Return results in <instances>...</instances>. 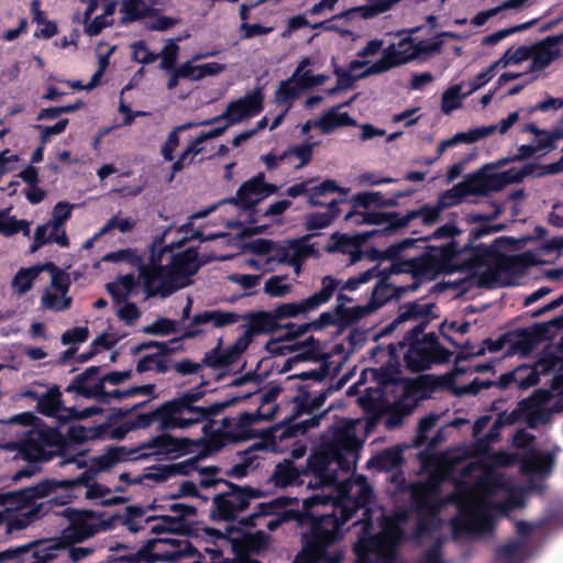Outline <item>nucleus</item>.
<instances>
[{"mask_svg": "<svg viewBox=\"0 0 563 563\" xmlns=\"http://www.w3.org/2000/svg\"><path fill=\"white\" fill-rule=\"evenodd\" d=\"M206 383L202 382L200 386L188 389L180 396L165 401L153 411L137 413L133 418L123 421L121 424L111 429L110 439L122 440L129 432L148 428L154 422L158 423L157 430L161 432L188 429L194 424L200 423L206 417L220 415L229 407L254 395V393H249L242 396H233L209 406H197L196 402L206 395V390L201 388ZM255 394H257V391H255Z\"/></svg>", "mask_w": 563, "mask_h": 563, "instance_id": "nucleus-1", "label": "nucleus"}, {"mask_svg": "<svg viewBox=\"0 0 563 563\" xmlns=\"http://www.w3.org/2000/svg\"><path fill=\"white\" fill-rule=\"evenodd\" d=\"M500 213L501 208L494 205V210L489 214L479 212L467 214L468 223H481V225L471 231L468 241L464 244V250H467V256L461 260L460 269L462 273L473 274L485 263H494L505 278L519 277L528 271V251L512 255L501 252L507 245L515 244L514 240L499 236L490 245L476 244L477 240L505 229L504 224L490 223Z\"/></svg>", "mask_w": 563, "mask_h": 563, "instance_id": "nucleus-2", "label": "nucleus"}, {"mask_svg": "<svg viewBox=\"0 0 563 563\" xmlns=\"http://www.w3.org/2000/svg\"><path fill=\"white\" fill-rule=\"evenodd\" d=\"M325 498L314 494L302 503V510L290 509L284 511L279 517L266 522L269 531L277 530L283 523L296 521L300 528L308 527L309 530L302 533V549L296 555L294 563H339L342 560L341 553L330 554L328 549L333 544L332 533L335 531V521L330 516H320L318 504Z\"/></svg>", "mask_w": 563, "mask_h": 563, "instance_id": "nucleus-3", "label": "nucleus"}, {"mask_svg": "<svg viewBox=\"0 0 563 563\" xmlns=\"http://www.w3.org/2000/svg\"><path fill=\"white\" fill-rule=\"evenodd\" d=\"M409 520L407 510L384 515L379 521V531L373 533V521H362L361 532L353 545L356 563H394L398 549L406 537L404 525Z\"/></svg>", "mask_w": 563, "mask_h": 563, "instance_id": "nucleus-4", "label": "nucleus"}, {"mask_svg": "<svg viewBox=\"0 0 563 563\" xmlns=\"http://www.w3.org/2000/svg\"><path fill=\"white\" fill-rule=\"evenodd\" d=\"M428 325L429 320H421L405 333L402 340L388 345V355L397 369L404 350V365L410 373H421L450 362L453 353L440 343L435 332L426 333Z\"/></svg>", "mask_w": 563, "mask_h": 563, "instance_id": "nucleus-5", "label": "nucleus"}, {"mask_svg": "<svg viewBox=\"0 0 563 563\" xmlns=\"http://www.w3.org/2000/svg\"><path fill=\"white\" fill-rule=\"evenodd\" d=\"M338 286L339 280L331 275H327L321 279V289L308 298L298 302L277 305L273 311H255V318L252 325L255 328L257 335L274 333L282 329L283 325L278 323L280 320L296 318L299 314H306L329 302Z\"/></svg>", "mask_w": 563, "mask_h": 563, "instance_id": "nucleus-6", "label": "nucleus"}, {"mask_svg": "<svg viewBox=\"0 0 563 563\" xmlns=\"http://www.w3.org/2000/svg\"><path fill=\"white\" fill-rule=\"evenodd\" d=\"M528 176V163L520 168L511 167L499 173L477 172L467 175L466 178L441 194V201L444 206H455L464 198L472 195L486 196L492 191H499L506 186L521 181Z\"/></svg>", "mask_w": 563, "mask_h": 563, "instance_id": "nucleus-7", "label": "nucleus"}, {"mask_svg": "<svg viewBox=\"0 0 563 563\" xmlns=\"http://www.w3.org/2000/svg\"><path fill=\"white\" fill-rule=\"evenodd\" d=\"M278 407L275 405L268 412H264L257 408L254 412L243 411L234 418V427L232 430L214 429L217 415L208 416L200 422L206 421L202 427V433L207 438L205 449L208 452H219L229 444H235L256 438L257 432L252 426L261 421H271L275 418Z\"/></svg>", "mask_w": 563, "mask_h": 563, "instance_id": "nucleus-8", "label": "nucleus"}, {"mask_svg": "<svg viewBox=\"0 0 563 563\" xmlns=\"http://www.w3.org/2000/svg\"><path fill=\"white\" fill-rule=\"evenodd\" d=\"M59 427L41 424L30 430L19 448L22 459L52 461L55 456H60L59 466L76 463L78 468H82L86 465L84 461L75 455H67L66 438L58 430Z\"/></svg>", "mask_w": 563, "mask_h": 563, "instance_id": "nucleus-9", "label": "nucleus"}, {"mask_svg": "<svg viewBox=\"0 0 563 563\" xmlns=\"http://www.w3.org/2000/svg\"><path fill=\"white\" fill-rule=\"evenodd\" d=\"M462 256H467V250L456 241L441 246L427 245L422 254L412 257V278L418 282L433 280L441 274L461 272Z\"/></svg>", "mask_w": 563, "mask_h": 563, "instance_id": "nucleus-10", "label": "nucleus"}, {"mask_svg": "<svg viewBox=\"0 0 563 563\" xmlns=\"http://www.w3.org/2000/svg\"><path fill=\"white\" fill-rule=\"evenodd\" d=\"M170 246L164 244V236H156L148 245V255H141V264L139 266V279L142 282L146 297H155L159 295L165 298L178 290V286H172L170 280H166L167 264L163 265V257L166 253H170Z\"/></svg>", "mask_w": 563, "mask_h": 563, "instance_id": "nucleus-11", "label": "nucleus"}, {"mask_svg": "<svg viewBox=\"0 0 563 563\" xmlns=\"http://www.w3.org/2000/svg\"><path fill=\"white\" fill-rule=\"evenodd\" d=\"M319 497L325 498L318 507L320 516H330L335 521V531L332 533L333 543L342 538L341 528L355 515L358 509L365 508L369 503L373 490L369 485L364 484L360 487L357 496L351 497L344 489L336 497L330 495L318 494ZM330 520V518H328Z\"/></svg>", "mask_w": 563, "mask_h": 563, "instance_id": "nucleus-12", "label": "nucleus"}, {"mask_svg": "<svg viewBox=\"0 0 563 563\" xmlns=\"http://www.w3.org/2000/svg\"><path fill=\"white\" fill-rule=\"evenodd\" d=\"M229 490L217 494L212 499L210 518L214 521H233L238 514L249 508L252 499L261 498L264 494L258 488L240 486L230 481H223Z\"/></svg>", "mask_w": 563, "mask_h": 563, "instance_id": "nucleus-13", "label": "nucleus"}, {"mask_svg": "<svg viewBox=\"0 0 563 563\" xmlns=\"http://www.w3.org/2000/svg\"><path fill=\"white\" fill-rule=\"evenodd\" d=\"M440 496V484L428 481L411 488L410 506L417 515L416 533L421 536L435 529L440 506L435 500Z\"/></svg>", "mask_w": 563, "mask_h": 563, "instance_id": "nucleus-14", "label": "nucleus"}, {"mask_svg": "<svg viewBox=\"0 0 563 563\" xmlns=\"http://www.w3.org/2000/svg\"><path fill=\"white\" fill-rule=\"evenodd\" d=\"M100 372L101 366L86 368L81 374L74 377L65 391L76 393L79 396H103L107 383L118 386L132 378V369L113 371L102 376Z\"/></svg>", "mask_w": 563, "mask_h": 563, "instance_id": "nucleus-15", "label": "nucleus"}, {"mask_svg": "<svg viewBox=\"0 0 563 563\" xmlns=\"http://www.w3.org/2000/svg\"><path fill=\"white\" fill-rule=\"evenodd\" d=\"M278 191L274 184L265 181V174L258 173L254 177L244 181L236 190L235 196L224 199L223 203H230L240 210L250 213L251 222H257L258 210L256 206L266 197Z\"/></svg>", "mask_w": 563, "mask_h": 563, "instance_id": "nucleus-16", "label": "nucleus"}, {"mask_svg": "<svg viewBox=\"0 0 563 563\" xmlns=\"http://www.w3.org/2000/svg\"><path fill=\"white\" fill-rule=\"evenodd\" d=\"M65 517L69 523L58 538V543L62 547L81 543L104 527L103 522L99 520V516L92 510L68 508L65 510Z\"/></svg>", "mask_w": 563, "mask_h": 563, "instance_id": "nucleus-17", "label": "nucleus"}, {"mask_svg": "<svg viewBox=\"0 0 563 563\" xmlns=\"http://www.w3.org/2000/svg\"><path fill=\"white\" fill-rule=\"evenodd\" d=\"M563 336L555 345H548L530 365V387L540 383V376L552 375L551 389L563 393Z\"/></svg>", "mask_w": 563, "mask_h": 563, "instance_id": "nucleus-18", "label": "nucleus"}, {"mask_svg": "<svg viewBox=\"0 0 563 563\" xmlns=\"http://www.w3.org/2000/svg\"><path fill=\"white\" fill-rule=\"evenodd\" d=\"M264 92L262 87H256L251 92H247L244 97L231 101L225 111L211 119L199 122L201 125H209L218 123L221 120L229 121V124H238L242 120L253 118L260 114L264 109Z\"/></svg>", "mask_w": 563, "mask_h": 563, "instance_id": "nucleus-19", "label": "nucleus"}, {"mask_svg": "<svg viewBox=\"0 0 563 563\" xmlns=\"http://www.w3.org/2000/svg\"><path fill=\"white\" fill-rule=\"evenodd\" d=\"M483 344L485 346L481 347L475 353L459 354L456 356V362L468 360L470 357L473 356L484 355L486 350H488L492 353H496L501 351L506 346L507 351L505 353V356L520 354L522 357H528V328H519L514 331H507L499 335L496 340H484Z\"/></svg>", "mask_w": 563, "mask_h": 563, "instance_id": "nucleus-20", "label": "nucleus"}, {"mask_svg": "<svg viewBox=\"0 0 563 563\" xmlns=\"http://www.w3.org/2000/svg\"><path fill=\"white\" fill-rule=\"evenodd\" d=\"M206 263L207 261L199 258L197 247H187L173 253L167 264L166 280H170L172 286H178L179 289L181 286L188 285L190 277L196 275Z\"/></svg>", "mask_w": 563, "mask_h": 563, "instance_id": "nucleus-21", "label": "nucleus"}, {"mask_svg": "<svg viewBox=\"0 0 563 563\" xmlns=\"http://www.w3.org/2000/svg\"><path fill=\"white\" fill-rule=\"evenodd\" d=\"M54 479L45 478L25 488L0 493V506H4L5 509H8V507L15 509L32 508L37 505V499L49 497L54 493Z\"/></svg>", "mask_w": 563, "mask_h": 563, "instance_id": "nucleus-22", "label": "nucleus"}, {"mask_svg": "<svg viewBox=\"0 0 563 563\" xmlns=\"http://www.w3.org/2000/svg\"><path fill=\"white\" fill-rule=\"evenodd\" d=\"M330 451L311 454L307 460L306 468L302 471L303 476H313L314 481H310L308 487L318 489L334 486L338 483V474L335 470L330 468Z\"/></svg>", "mask_w": 563, "mask_h": 563, "instance_id": "nucleus-23", "label": "nucleus"}, {"mask_svg": "<svg viewBox=\"0 0 563 563\" xmlns=\"http://www.w3.org/2000/svg\"><path fill=\"white\" fill-rule=\"evenodd\" d=\"M247 341L249 334L240 335L231 346L222 350V339H220L218 344L205 354L201 361L202 367L220 368L234 364L252 344Z\"/></svg>", "mask_w": 563, "mask_h": 563, "instance_id": "nucleus-24", "label": "nucleus"}, {"mask_svg": "<svg viewBox=\"0 0 563 563\" xmlns=\"http://www.w3.org/2000/svg\"><path fill=\"white\" fill-rule=\"evenodd\" d=\"M225 69V65L211 62L201 65H194L190 60L180 64L170 74L166 87L168 90L175 89L180 79L189 81H199L208 76H214Z\"/></svg>", "mask_w": 563, "mask_h": 563, "instance_id": "nucleus-25", "label": "nucleus"}, {"mask_svg": "<svg viewBox=\"0 0 563 563\" xmlns=\"http://www.w3.org/2000/svg\"><path fill=\"white\" fill-rule=\"evenodd\" d=\"M493 503L485 501L477 506L463 505L459 507L460 515L463 517V525L466 529L478 532H490L495 527L493 515Z\"/></svg>", "mask_w": 563, "mask_h": 563, "instance_id": "nucleus-26", "label": "nucleus"}, {"mask_svg": "<svg viewBox=\"0 0 563 563\" xmlns=\"http://www.w3.org/2000/svg\"><path fill=\"white\" fill-rule=\"evenodd\" d=\"M311 183V179H307L305 181L295 184L286 189L285 195L291 198H297L305 195L308 197L309 206L323 207L324 202L319 199L321 196L333 192H345V190L342 189L336 184V181L332 179H327L318 186L309 187Z\"/></svg>", "mask_w": 563, "mask_h": 563, "instance_id": "nucleus-27", "label": "nucleus"}, {"mask_svg": "<svg viewBox=\"0 0 563 563\" xmlns=\"http://www.w3.org/2000/svg\"><path fill=\"white\" fill-rule=\"evenodd\" d=\"M536 437L530 433V496L541 494L544 486L537 483V477L548 476L554 466L551 452H540L534 448Z\"/></svg>", "mask_w": 563, "mask_h": 563, "instance_id": "nucleus-28", "label": "nucleus"}, {"mask_svg": "<svg viewBox=\"0 0 563 563\" xmlns=\"http://www.w3.org/2000/svg\"><path fill=\"white\" fill-rule=\"evenodd\" d=\"M563 52V34L548 37L541 43L530 45V73L540 70L560 57Z\"/></svg>", "mask_w": 563, "mask_h": 563, "instance_id": "nucleus-29", "label": "nucleus"}, {"mask_svg": "<svg viewBox=\"0 0 563 563\" xmlns=\"http://www.w3.org/2000/svg\"><path fill=\"white\" fill-rule=\"evenodd\" d=\"M168 0H124L121 7L123 15L120 25L145 19L147 15H155L165 9Z\"/></svg>", "mask_w": 563, "mask_h": 563, "instance_id": "nucleus-30", "label": "nucleus"}, {"mask_svg": "<svg viewBox=\"0 0 563 563\" xmlns=\"http://www.w3.org/2000/svg\"><path fill=\"white\" fill-rule=\"evenodd\" d=\"M170 344H173L170 341L159 342L156 353L146 354L137 361L136 372L141 374L154 369L159 374L167 373L170 369V360L165 356L181 349V345L170 346Z\"/></svg>", "mask_w": 563, "mask_h": 563, "instance_id": "nucleus-31", "label": "nucleus"}, {"mask_svg": "<svg viewBox=\"0 0 563 563\" xmlns=\"http://www.w3.org/2000/svg\"><path fill=\"white\" fill-rule=\"evenodd\" d=\"M211 323L214 328H223L227 325L234 324L239 321H245V323L241 327L243 329V333L241 335L249 334V343L254 341V338L257 336V332L255 328H253V320L255 318V311H249L245 313H238L234 311H224V310H210Z\"/></svg>", "mask_w": 563, "mask_h": 563, "instance_id": "nucleus-32", "label": "nucleus"}, {"mask_svg": "<svg viewBox=\"0 0 563 563\" xmlns=\"http://www.w3.org/2000/svg\"><path fill=\"white\" fill-rule=\"evenodd\" d=\"M67 501L64 499V497H53L49 500L38 503V505L33 506L26 512L9 518L7 522V532L22 530L34 520L40 519L46 515L53 506L65 505Z\"/></svg>", "mask_w": 563, "mask_h": 563, "instance_id": "nucleus-33", "label": "nucleus"}, {"mask_svg": "<svg viewBox=\"0 0 563 563\" xmlns=\"http://www.w3.org/2000/svg\"><path fill=\"white\" fill-rule=\"evenodd\" d=\"M519 540H511L499 545L495 551V559L500 563H520L525 544L528 540V521L521 520L517 523Z\"/></svg>", "mask_w": 563, "mask_h": 563, "instance_id": "nucleus-34", "label": "nucleus"}, {"mask_svg": "<svg viewBox=\"0 0 563 563\" xmlns=\"http://www.w3.org/2000/svg\"><path fill=\"white\" fill-rule=\"evenodd\" d=\"M291 505H298V499L287 496H280L277 498H274L267 503H260L256 506L255 511L243 519V523L249 527H255V520L260 517H267V516H276L279 517V515L284 511H289L288 506Z\"/></svg>", "mask_w": 563, "mask_h": 563, "instance_id": "nucleus-35", "label": "nucleus"}, {"mask_svg": "<svg viewBox=\"0 0 563 563\" xmlns=\"http://www.w3.org/2000/svg\"><path fill=\"white\" fill-rule=\"evenodd\" d=\"M62 397L63 394L57 385L46 387L36 404L37 412L48 418H55L58 423V417L66 415Z\"/></svg>", "mask_w": 563, "mask_h": 563, "instance_id": "nucleus-36", "label": "nucleus"}, {"mask_svg": "<svg viewBox=\"0 0 563 563\" xmlns=\"http://www.w3.org/2000/svg\"><path fill=\"white\" fill-rule=\"evenodd\" d=\"M563 251V236L544 240L540 247L530 249V269L539 264L554 262ZM532 272L530 271V276Z\"/></svg>", "mask_w": 563, "mask_h": 563, "instance_id": "nucleus-37", "label": "nucleus"}, {"mask_svg": "<svg viewBox=\"0 0 563 563\" xmlns=\"http://www.w3.org/2000/svg\"><path fill=\"white\" fill-rule=\"evenodd\" d=\"M301 476H303L302 472L295 466L294 461L285 459L275 466L268 482L277 487L299 486L303 484Z\"/></svg>", "mask_w": 563, "mask_h": 563, "instance_id": "nucleus-38", "label": "nucleus"}, {"mask_svg": "<svg viewBox=\"0 0 563 563\" xmlns=\"http://www.w3.org/2000/svg\"><path fill=\"white\" fill-rule=\"evenodd\" d=\"M51 242L56 243L60 247H68L70 244L65 230H62L60 233H55L52 231L49 222L37 225L34 232L33 243L30 246V253L37 252L42 246Z\"/></svg>", "mask_w": 563, "mask_h": 563, "instance_id": "nucleus-39", "label": "nucleus"}, {"mask_svg": "<svg viewBox=\"0 0 563 563\" xmlns=\"http://www.w3.org/2000/svg\"><path fill=\"white\" fill-rule=\"evenodd\" d=\"M450 207L451 206L442 205L441 197L439 198L438 206L424 203L420 208L408 211L404 216L400 214V229L406 228L411 221L419 218L423 225H432L440 219L442 209Z\"/></svg>", "mask_w": 563, "mask_h": 563, "instance_id": "nucleus-40", "label": "nucleus"}, {"mask_svg": "<svg viewBox=\"0 0 563 563\" xmlns=\"http://www.w3.org/2000/svg\"><path fill=\"white\" fill-rule=\"evenodd\" d=\"M378 231H367L347 236L346 234L333 233L331 235L332 243L328 244L324 250L327 253H347L354 246H362L368 239L374 236Z\"/></svg>", "mask_w": 563, "mask_h": 563, "instance_id": "nucleus-41", "label": "nucleus"}, {"mask_svg": "<svg viewBox=\"0 0 563 563\" xmlns=\"http://www.w3.org/2000/svg\"><path fill=\"white\" fill-rule=\"evenodd\" d=\"M362 221L371 225H384V229L378 230L379 232L374 235H385L387 233H394L400 229V213L385 212V211H365V217Z\"/></svg>", "mask_w": 563, "mask_h": 563, "instance_id": "nucleus-42", "label": "nucleus"}, {"mask_svg": "<svg viewBox=\"0 0 563 563\" xmlns=\"http://www.w3.org/2000/svg\"><path fill=\"white\" fill-rule=\"evenodd\" d=\"M340 107L330 109L313 124L319 126L324 134L331 133L336 128L354 126L356 122L347 112H338Z\"/></svg>", "mask_w": 563, "mask_h": 563, "instance_id": "nucleus-43", "label": "nucleus"}, {"mask_svg": "<svg viewBox=\"0 0 563 563\" xmlns=\"http://www.w3.org/2000/svg\"><path fill=\"white\" fill-rule=\"evenodd\" d=\"M402 463L404 453L398 446L385 449L368 461L369 465L384 472L393 471L401 466Z\"/></svg>", "mask_w": 563, "mask_h": 563, "instance_id": "nucleus-44", "label": "nucleus"}, {"mask_svg": "<svg viewBox=\"0 0 563 563\" xmlns=\"http://www.w3.org/2000/svg\"><path fill=\"white\" fill-rule=\"evenodd\" d=\"M530 133L534 137L530 142V156L539 152H550L555 148V141L563 136L561 131H540L536 124L530 123Z\"/></svg>", "mask_w": 563, "mask_h": 563, "instance_id": "nucleus-45", "label": "nucleus"}, {"mask_svg": "<svg viewBox=\"0 0 563 563\" xmlns=\"http://www.w3.org/2000/svg\"><path fill=\"white\" fill-rule=\"evenodd\" d=\"M162 542H164V543L165 542H169V540H166V539H158V540L152 539V540H148L136 554L130 555L126 559V561L129 563H141V562L154 563V562H157V561H167V560L175 559L176 553H163V554H159V553H155L154 552L155 545L157 543H162Z\"/></svg>", "mask_w": 563, "mask_h": 563, "instance_id": "nucleus-46", "label": "nucleus"}, {"mask_svg": "<svg viewBox=\"0 0 563 563\" xmlns=\"http://www.w3.org/2000/svg\"><path fill=\"white\" fill-rule=\"evenodd\" d=\"M435 303H420L419 301H412L402 306L398 313V320H429L438 318L433 314Z\"/></svg>", "mask_w": 563, "mask_h": 563, "instance_id": "nucleus-47", "label": "nucleus"}, {"mask_svg": "<svg viewBox=\"0 0 563 563\" xmlns=\"http://www.w3.org/2000/svg\"><path fill=\"white\" fill-rule=\"evenodd\" d=\"M106 430V424H99L91 428H86L84 426H70L65 438L66 441L68 440L75 444H82L89 440L102 438Z\"/></svg>", "mask_w": 563, "mask_h": 563, "instance_id": "nucleus-48", "label": "nucleus"}, {"mask_svg": "<svg viewBox=\"0 0 563 563\" xmlns=\"http://www.w3.org/2000/svg\"><path fill=\"white\" fill-rule=\"evenodd\" d=\"M517 422L528 423V397L520 399L516 409L510 412L499 413L493 424V430H498L505 426H512Z\"/></svg>", "mask_w": 563, "mask_h": 563, "instance_id": "nucleus-49", "label": "nucleus"}, {"mask_svg": "<svg viewBox=\"0 0 563 563\" xmlns=\"http://www.w3.org/2000/svg\"><path fill=\"white\" fill-rule=\"evenodd\" d=\"M417 244V240L411 238L402 239L396 243L390 244L385 250L380 251L377 249H372L368 257L371 261H387L395 260L399 257V255L408 249L415 247Z\"/></svg>", "mask_w": 563, "mask_h": 563, "instance_id": "nucleus-50", "label": "nucleus"}, {"mask_svg": "<svg viewBox=\"0 0 563 563\" xmlns=\"http://www.w3.org/2000/svg\"><path fill=\"white\" fill-rule=\"evenodd\" d=\"M31 222L8 214L5 210H0V234L3 236H12L21 232L24 236H30Z\"/></svg>", "mask_w": 563, "mask_h": 563, "instance_id": "nucleus-51", "label": "nucleus"}, {"mask_svg": "<svg viewBox=\"0 0 563 563\" xmlns=\"http://www.w3.org/2000/svg\"><path fill=\"white\" fill-rule=\"evenodd\" d=\"M396 295V288L386 280H378L372 291L366 313L383 307Z\"/></svg>", "mask_w": 563, "mask_h": 563, "instance_id": "nucleus-52", "label": "nucleus"}, {"mask_svg": "<svg viewBox=\"0 0 563 563\" xmlns=\"http://www.w3.org/2000/svg\"><path fill=\"white\" fill-rule=\"evenodd\" d=\"M130 452L124 446H111L107 452L93 460L96 471H107L115 464L125 461Z\"/></svg>", "mask_w": 563, "mask_h": 563, "instance_id": "nucleus-53", "label": "nucleus"}, {"mask_svg": "<svg viewBox=\"0 0 563 563\" xmlns=\"http://www.w3.org/2000/svg\"><path fill=\"white\" fill-rule=\"evenodd\" d=\"M527 2H528V0H506L501 4H499L495 8L479 11L472 18L471 23L474 26H482L490 18L497 15L498 13L506 11V10H510V9L517 10V9L523 7Z\"/></svg>", "mask_w": 563, "mask_h": 563, "instance_id": "nucleus-54", "label": "nucleus"}, {"mask_svg": "<svg viewBox=\"0 0 563 563\" xmlns=\"http://www.w3.org/2000/svg\"><path fill=\"white\" fill-rule=\"evenodd\" d=\"M302 92V87H299L294 79L282 80L275 91L274 100L278 106L290 104Z\"/></svg>", "mask_w": 563, "mask_h": 563, "instance_id": "nucleus-55", "label": "nucleus"}, {"mask_svg": "<svg viewBox=\"0 0 563 563\" xmlns=\"http://www.w3.org/2000/svg\"><path fill=\"white\" fill-rule=\"evenodd\" d=\"M211 322L210 310H206L201 313H197L189 320V323L184 328V332L180 338H174L170 340L172 343H178L184 339H194L200 335L203 331L200 325L208 324Z\"/></svg>", "mask_w": 563, "mask_h": 563, "instance_id": "nucleus-56", "label": "nucleus"}, {"mask_svg": "<svg viewBox=\"0 0 563 563\" xmlns=\"http://www.w3.org/2000/svg\"><path fill=\"white\" fill-rule=\"evenodd\" d=\"M75 208L74 203H70L68 201H58L52 211V219L48 220L52 231L55 233H60L64 229V225L71 217V211Z\"/></svg>", "mask_w": 563, "mask_h": 563, "instance_id": "nucleus-57", "label": "nucleus"}, {"mask_svg": "<svg viewBox=\"0 0 563 563\" xmlns=\"http://www.w3.org/2000/svg\"><path fill=\"white\" fill-rule=\"evenodd\" d=\"M198 125H200V124L187 122V123L176 126L174 130H172L169 132L167 140L165 141V143L163 144L162 150H161L162 156L166 162H172L175 158L174 152L177 148V146L179 145V132L190 129L192 126H198Z\"/></svg>", "mask_w": 563, "mask_h": 563, "instance_id": "nucleus-58", "label": "nucleus"}, {"mask_svg": "<svg viewBox=\"0 0 563 563\" xmlns=\"http://www.w3.org/2000/svg\"><path fill=\"white\" fill-rule=\"evenodd\" d=\"M177 445V438L167 433H162L152 438L145 444V448L155 449L157 454H173L178 450Z\"/></svg>", "mask_w": 563, "mask_h": 563, "instance_id": "nucleus-59", "label": "nucleus"}, {"mask_svg": "<svg viewBox=\"0 0 563 563\" xmlns=\"http://www.w3.org/2000/svg\"><path fill=\"white\" fill-rule=\"evenodd\" d=\"M180 330L179 322L168 318H157L153 323L144 327L143 332L152 335H168Z\"/></svg>", "mask_w": 563, "mask_h": 563, "instance_id": "nucleus-60", "label": "nucleus"}, {"mask_svg": "<svg viewBox=\"0 0 563 563\" xmlns=\"http://www.w3.org/2000/svg\"><path fill=\"white\" fill-rule=\"evenodd\" d=\"M95 476H96V471L86 470L76 478L62 479V481L54 479V482H55L54 493L56 492L57 488H64L67 490H71V489H75L80 486H85V487H87V489H89V486L92 485L91 482L95 479Z\"/></svg>", "mask_w": 563, "mask_h": 563, "instance_id": "nucleus-61", "label": "nucleus"}, {"mask_svg": "<svg viewBox=\"0 0 563 563\" xmlns=\"http://www.w3.org/2000/svg\"><path fill=\"white\" fill-rule=\"evenodd\" d=\"M526 497H528V485L522 484L518 492H511L504 501L495 503L494 507L500 511L507 512L523 507Z\"/></svg>", "mask_w": 563, "mask_h": 563, "instance_id": "nucleus-62", "label": "nucleus"}, {"mask_svg": "<svg viewBox=\"0 0 563 563\" xmlns=\"http://www.w3.org/2000/svg\"><path fill=\"white\" fill-rule=\"evenodd\" d=\"M36 278L37 276L35 268H21L18 271V273L12 279V287L16 290L19 295H23L32 288L33 283Z\"/></svg>", "mask_w": 563, "mask_h": 563, "instance_id": "nucleus-63", "label": "nucleus"}, {"mask_svg": "<svg viewBox=\"0 0 563 563\" xmlns=\"http://www.w3.org/2000/svg\"><path fill=\"white\" fill-rule=\"evenodd\" d=\"M71 302L73 300L70 297H66V295L63 294L57 295L51 292L48 289L45 290L41 299L42 306L53 311L67 310L70 308Z\"/></svg>", "mask_w": 563, "mask_h": 563, "instance_id": "nucleus-64", "label": "nucleus"}]
</instances>
